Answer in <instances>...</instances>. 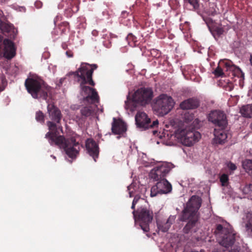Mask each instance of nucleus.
Returning <instances> with one entry per match:
<instances>
[{
  "mask_svg": "<svg viewBox=\"0 0 252 252\" xmlns=\"http://www.w3.org/2000/svg\"><path fill=\"white\" fill-rule=\"evenodd\" d=\"M47 111L49 118L52 121L47 122L49 131L45 134V138L51 146L63 149L69 158H76L80 150L79 143L76 142L74 137L66 139L64 136L57 133L58 128L62 129V127L59 126L62 118L60 110L54 104H49Z\"/></svg>",
  "mask_w": 252,
  "mask_h": 252,
  "instance_id": "nucleus-1",
  "label": "nucleus"
},
{
  "mask_svg": "<svg viewBox=\"0 0 252 252\" xmlns=\"http://www.w3.org/2000/svg\"><path fill=\"white\" fill-rule=\"evenodd\" d=\"M201 198L194 195L190 198L184 207L180 217V220L181 221L187 222L183 229L184 234L192 236L198 230V218L197 213L201 207Z\"/></svg>",
  "mask_w": 252,
  "mask_h": 252,
  "instance_id": "nucleus-2",
  "label": "nucleus"
},
{
  "mask_svg": "<svg viewBox=\"0 0 252 252\" xmlns=\"http://www.w3.org/2000/svg\"><path fill=\"white\" fill-rule=\"evenodd\" d=\"M153 91L151 88L142 87L137 89L130 96V93L126 96L125 107L130 112L136 110L138 106H145L149 104L153 98Z\"/></svg>",
  "mask_w": 252,
  "mask_h": 252,
  "instance_id": "nucleus-3",
  "label": "nucleus"
},
{
  "mask_svg": "<svg viewBox=\"0 0 252 252\" xmlns=\"http://www.w3.org/2000/svg\"><path fill=\"white\" fill-rule=\"evenodd\" d=\"M25 86L29 94L34 99L46 100L50 87L39 76L32 75L25 81Z\"/></svg>",
  "mask_w": 252,
  "mask_h": 252,
  "instance_id": "nucleus-4",
  "label": "nucleus"
},
{
  "mask_svg": "<svg viewBox=\"0 0 252 252\" xmlns=\"http://www.w3.org/2000/svg\"><path fill=\"white\" fill-rule=\"evenodd\" d=\"M132 214L135 224H138L144 232H149V225L153 219V211L149 207L141 206L133 211Z\"/></svg>",
  "mask_w": 252,
  "mask_h": 252,
  "instance_id": "nucleus-5",
  "label": "nucleus"
},
{
  "mask_svg": "<svg viewBox=\"0 0 252 252\" xmlns=\"http://www.w3.org/2000/svg\"><path fill=\"white\" fill-rule=\"evenodd\" d=\"M97 68L96 64L82 63L80 67L75 71L71 72L70 73L77 78V82L94 86L95 84L93 80V74L94 70Z\"/></svg>",
  "mask_w": 252,
  "mask_h": 252,
  "instance_id": "nucleus-6",
  "label": "nucleus"
},
{
  "mask_svg": "<svg viewBox=\"0 0 252 252\" xmlns=\"http://www.w3.org/2000/svg\"><path fill=\"white\" fill-rule=\"evenodd\" d=\"M176 137L181 143L186 146L190 147L198 141L201 137L200 133L196 131L193 126H189L184 129L177 130Z\"/></svg>",
  "mask_w": 252,
  "mask_h": 252,
  "instance_id": "nucleus-7",
  "label": "nucleus"
},
{
  "mask_svg": "<svg viewBox=\"0 0 252 252\" xmlns=\"http://www.w3.org/2000/svg\"><path fill=\"white\" fill-rule=\"evenodd\" d=\"M215 233L219 244L226 248L232 247L235 241V233L231 228L223 227L221 224L217 225Z\"/></svg>",
  "mask_w": 252,
  "mask_h": 252,
  "instance_id": "nucleus-8",
  "label": "nucleus"
},
{
  "mask_svg": "<svg viewBox=\"0 0 252 252\" xmlns=\"http://www.w3.org/2000/svg\"><path fill=\"white\" fill-rule=\"evenodd\" d=\"M174 104L175 102L171 96L162 94L156 98L154 107L156 111L163 116L167 114Z\"/></svg>",
  "mask_w": 252,
  "mask_h": 252,
  "instance_id": "nucleus-9",
  "label": "nucleus"
},
{
  "mask_svg": "<svg viewBox=\"0 0 252 252\" xmlns=\"http://www.w3.org/2000/svg\"><path fill=\"white\" fill-rule=\"evenodd\" d=\"M174 167L171 162H162L151 170L149 177L154 181L166 179L167 175Z\"/></svg>",
  "mask_w": 252,
  "mask_h": 252,
  "instance_id": "nucleus-10",
  "label": "nucleus"
},
{
  "mask_svg": "<svg viewBox=\"0 0 252 252\" xmlns=\"http://www.w3.org/2000/svg\"><path fill=\"white\" fill-rule=\"evenodd\" d=\"M208 120L220 128H225L228 124L225 113L220 110H212L208 114Z\"/></svg>",
  "mask_w": 252,
  "mask_h": 252,
  "instance_id": "nucleus-11",
  "label": "nucleus"
},
{
  "mask_svg": "<svg viewBox=\"0 0 252 252\" xmlns=\"http://www.w3.org/2000/svg\"><path fill=\"white\" fill-rule=\"evenodd\" d=\"M157 181V184L151 188L150 193L151 197L168 194L172 191V185L166 179Z\"/></svg>",
  "mask_w": 252,
  "mask_h": 252,
  "instance_id": "nucleus-12",
  "label": "nucleus"
},
{
  "mask_svg": "<svg viewBox=\"0 0 252 252\" xmlns=\"http://www.w3.org/2000/svg\"><path fill=\"white\" fill-rule=\"evenodd\" d=\"M86 84H83L82 82L80 83L81 90L84 93V94L86 95L84 97V100L88 102L91 101V102L92 103L98 102L99 96L95 89L89 86H85Z\"/></svg>",
  "mask_w": 252,
  "mask_h": 252,
  "instance_id": "nucleus-13",
  "label": "nucleus"
},
{
  "mask_svg": "<svg viewBox=\"0 0 252 252\" xmlns=\"http://www.w3.org/2000/svg\"><path fill=\"white\" fill-rule=\"evenodd\" d=\"M135 120L137 127L141 130H145L149 128L151 120L145 113L138 112L135 115Z\"/></svg>",
  "mask_w": 252,
  "mask_h": 252,
  "instance_id": "nucleus-14",
  "label": "nucleus"
},
{
  "mask_svg": "<svg viewBox=\"0 0 252 252\" xmlns=\"http://www.w3.org/2000/svg\"><path fill=\"white\" fill-rule=\"evenodd\" d=\"M85 146L87 153L96 162L99 153L98 145L93 139L88 138L86 141Z\"/></svg>",
  "mask_w": 252,
  "mask_h": 252,
  "instance_id": "nucleus-15",
  "label": "nucleus"
},
{
  "mask_svg": "<svg viewBox=\"0 0 252 252\" xmlns=\"http://www.w3.org/2000/svg\"><path fill=\"white\" fill-rule=\"evenodd\" d=\"M3 56L7 60H11L16 55V48L14 42L9 39H4Z\"/></svg>",
  "mask_w": 252,
  "mask_h": 252,
  "instance_id": "nucleus-16",
  "label": "nucleus"
},
{
  "mask_svg": "<svg viewBox=\"0 0 252 252\" xmlns=\"http://www.w3.org/2000/svg\"><path fill=\"white\" fill-rule=\"evenodd\" d=\"M111 130L114 134H122L126 131V124L122 121L113 118Z\"/></svg>",
  "mask_w": 252,
  "mask_h": 252,
  "instance_id": "nucleus-17",
  "label": "nucleus"
},
{
  "mask_svg": "<svg viewBox=\"0 0 252 252\" xmlns=\"http://www.w3.org/2000/svg\"><path fill=\"white\" fill-rule=\"evenodd\" d=\"M176 216L170 215L166 221H157V224L158 229L162 232H166L168 231L171 224H172L175 220Z\"/></svg>",
  "mask_w": 252,
  "mask_h": 252,
  "instance_id": "nucleus-18",
  "label": "nucleus"
},
{
  "mask_svg": "<svg viewBox=\"0 0 252 252\" xmlns=\"http://www.w3.org/2000/svg\"><path fill=\"white\" fill-rule=\"evenodd\" d=\"M214 135L215 137L213 142L216 144H224L228 137V132L225 130V128H220L218 131H216Z\"/></svg>",
  "mask_w": 252,
  "mask_h": 252,
  "instance_id": "nucleus-19",
  "label": "nucleus"
},
{
  "mask_svg": "<svg viewBox=\"0 0 252 252\" xmlns=\"http://www.w3.org/2000/svg\"><path fill=\"white\" fill-rule=\"evenodd\" d=\"M220 63H223L226 67L227 70L233 71L235 76H236L242 79H244V73L239 67L233 64L230 61H227L225 62L222 61Z\"/></svg>",
  "mask_w": 252,
  "mask_h": 252,
  "instance_id": "nucleus-20",
  "label": "nucleus"
},
{
  "mask_svg": "<svg viewBox=\"0 0 252 252\" xmlns=\"http://www.w3.org/2000/svg\"><path fill=\"white\" fill-rule=\"evenodd\" d=\"M199 105V102L196 98H190L182 102L180 107L182 109H193L197 108Z\"/></svg>",
  "mask_w": 252,
  "mask_h": 252,
  "instance_id": "nucleus-21",
  "label": "nucleus"
},
{
  "mask_svg": "<svg viewBox=\"0 0 252 252\" xmlns=\"http://www.w3.org/2000/svg\"><path fill=\"white\" fill-rule=\"evenodd\" d=\"M239 113L241 115L247 119L252 118V104L244 105L240 108Z\"/></svg>",
  "mask_w": 252,
  "mask_h": 252,
  "instance_id": "nucleus-22",
  "label": "nucleus"
},
{
  "mask_svg": "<svg viewBox=\"0 0 252 252\" xmlns=\"http://www.w3.org/2000/svg\"><path fill=\"white\" fill-rule=\"evenodd\" d=\"M117 35L116 34L110 32L103 34L102 38L105 39V40L103 41V45L107 48H110L111 46V42L112 39L114 38H117Z\"/></svg>",
  "mask_w": 252,
  "mask_h": 252,
  "instance_id": "nucleus-23",
  "label": "nucleus"
},
{
  "mask_svg": "<svg viewBox=\"0 0 252 252\" xmlns=\"http://www.w3.org/2000/svg\"><path fill=\"white\" fill-rule=\"evenodd\" d=\"M209 30L214 37L217 39L220 37L224 32L223 29L219 26H214L212 28L209 27Z\"/></svg>",
  "mask_w": 252,
  "mask_h": 252,
  "instance_id": "nucleus-24",
  "label": "nucleus"
},
{
  "mask_svg": "<svg viewBox=\"0 0 252 252\" xmlns=\"http://www.w3.org/2000/svg\"><path fill=\"white\" fill-rule=\"evenodd\" d=\"M242 165L245 171L252 177V159H246L243 160Z\"/></svg>",
  "mask_w": 252,
  "mask_h": 252,
  "instance_id": "nucleus-25",
  "label": "nucleus"
},
{
  "mask_svg": "<svg viewBox=\"0 0 252 252\" xmlns=\"http://www.w3.org/2000/svg\"><path fill=\"white\" fill-rule=\"evenodd\" d=\"M185 5L186 7L189 5L188 8L190 10H196L199 7V4L198 0H184Z\"/></svg>",
  "mask_w": 252,
  "mask_h": 252,
  "instance_id": "nucleus-26",
  "label": "nucleus"
},
{
  "mask_svg": "<svg viewBox=\"0 0 252 252\" xmlns=\"http://www.w3.org/2000/svg\"><path fill=\"white\" fill-rule=\"evenodd\" d=\"M126 38L128 42V44L130 46L132 47L136 45L137 42V37L132 33H129Z\"/></svg>",
  "mask_w": 252,
  "mask_h": 252,
  "instance_id": "nucleus-27",
  "label": "nucleus"
},
{
  "mask_svg": "<svg viewBox=\"0 0 252 252\" xmlns=\"http://www.w3.org/2000/svg\"><path fill=\"white\" fill-rule=\"evenodd\" d=\"M3 30L4 32H10L11 31H12L13 35L12 36L13 38H15L16 33L15 32V30L14 28V26L12 24H6L3 25H2Z\"/></svg>",
  "mask_w": 252,
  "mask_h": 252,
  "instance_id": "nucleus-28",
  "label": "nucleus"
},
{
  "mask_svg": "<svg viewBox=\"0 0 252 252\" xmlns=\"http://www.w3.org/2000/svg\"><path fill=\"white\" fill-rule=\"evenodd\" d=\"M44 118L45 115L41 111L39 110L36 112L35 120L37 122L41 124H44L45 122Z\"/></svg>",
  "mask_w": 252,
  "mask_h": 252,
  "instance_id": "nucleus-29",
  "label": "nucleus"
},
{
  "mask_svg": "<svg viewBox=\"0 0 252 252\" xmlns=\"http://www.w3.org/2000/svg\"><path fill=\"white\" fill-rule=\"evenodd\" d=\"M80 113L82 116L87 117L92 114V110L90 107L85 106L80 109Z\"/></svg>",
  "mask_w": 252,
  "mask_h": 252,
  "instance_id": "nucleus-30",
  "label": "nucleus"
},
{
  "mask_svg": "<svg viewBox=\"0 0 252 252\" xmlns=\"http://www.w3.org/2000/svg\"><path fill=\"white\" fill-rule=\"evenodd\" d=\"M228 175L226 174H222L220 178V182L222 186H226L228 183Z\"/></svg>",
  "mask_w": 252,
  "mask_h": 252,
  "instance_id": "nucleus-31",
  "label": "nucleus"
},
{
  "mask_svg": "<svg viewBox=\"0 0 252 252\" xmlns=\"http://www.w3.org/2000/svg\"><path fill=\"white\" fill-rule=\"evenodd\" d=\"M242 191L245 194H249L252 192V184H246L243 188Z\"/></svg>",
  "mask_w": 252,
  "mask_h": 252,
  "instance_id": "nucleus-32",
  "label": "nucleus"
},
{
  "mask_svg": "<svg viewBox=\"0 0 252 252\" xmlns=\"http://www.w3.org/2000/svg\"><path fill=\"white\" fill-rule=\"evenodd\" d=\"M60 29L61 30V33L64 34L66 30H69V25L67 22H63L60 25Z\"/></svg>",
  "mask_w": 252,
  "mask_h": 252,
  "instance_id": "nucleus-33",
  "label": "nucleus"
},
{
  "mask_svg": "<svg viewBox=\"0 0 252 252\" xmlns=\"http://www.w3.org/2000/svg\"><path fill=\"white\" fill-rule=\"evenodd\" d=\"M247 218L249 219L247 223L246 224V227L247 230H250L252 234V215H248Z\"/></svg>",
  "mask_w": 252,
  "mask_h": 252,
  "instance_id": "nucleus-34",
  "label": "nucleus"
},
{
  "mask_svg": "<svg viewBox=\"0 0 252 252\" xmlns=\"http://www.w3.org/2000/svg\"><path fill=\"white\" fill-rule=\"evenodd\" d=\"M213 73L217 77L222 76L224 74L222 69L220 66H218Z\"/></svg>",
  "mask_w": 252,
  "mask_h": 252,
  "instance_id": "nucleus-35",
  "label": "nucleus"
},
{
  "mask_svg": "<svg viewBox=\"0 0 252 252\" xmlns=\"http://www.w3.org/2000/svg\"><path fill=\"white\" fill-rule=\"evenodd\" d=\"M151 54L152 57L154 58H159L160 56V52L159 50L156 49H152L151 50Z\"/></svg>",
  "mask_w": 252,
  "mask_h": 252,
  "instance_id": "nucleus-36",
  "label": "nucleus"
},
{
  "mask_svg": "<svg viewBox=\"0 0 252 252\" xmlns=\"http://www.w3.org/2000/svg\"><path fill=\"white\" fill-rule=\"evenodd\" d=\"M73 13L72 8L70 7L66 8L64 10V15L67 18H70Z\"/></svg>",
  "mask_w": 252,
  "mask_h": 252,
  "instance_id": "nucleus-37",
  "label": "nucleus"
},
{
  "mask_svg": "<svg viewBox=\"0 0 252 252\" xmlns=\"http://www.w3.org/2000/svg\"><path fill=\"white\" fill-rule=\"evenodd\" d=\"M74 13H76L79 9V5L77 3H71L70 4V7Z\"/></svg>",
  "mask_w": 252,
  "mask_h": 252,
  "instance_id": "nucleus-38",
  "label": "nucleus"
},
{
  "mask_svg": "<svg viewBox=\"0 0 252 252\" xmlns=\"http://www.w3.org/2000/svg\"><path fill=\"white\" fill-rule=\"evenodd\" d=\"M2 87H0V92L3 91L7 85V81L5 77H1Z\"/></svg>",
  "mask_w": 252,
  "mask_h": 252,
  "instance_id": "nucleus-39",
  "label": "nucleus"
},
{
  "mask_svg": "<svg viewBox=\"0 0 252 252\" xmlns=\"http://www.w3.org/2000/svg\"><path fill=\"white\" fill-rule=\"evenodd\" d=\"M227 166L230 170L232 171L235 170L237 168L236 165L230 161L227 163Z\"/></svg>",
  "mask_w": 252,
  "mask_h": 252,
  "instance_id": "nucleus-40",
  "label": "nucleus"
},
{
  "mask_svg": "<svg viewBox=\"0 0 252 252\" xmlns=\"http://www.w3.org/2000/svg\"><path fill=\"white\" fill-rule=\"evenodd\" d=\"M158 120H156L155 121H154L152 123H151V122L149 124V128H154L156 127H158Z\"/></svg>",
  "mask_w": 252,
  "mask_h": 252,
  "instance_id": "nucleus-41",
  "label": "nucleus"
},
{
  "mask_svg": "<svg viewBox=\"0 0 252 252\" xmlns=\"http://www.w3.org/2000/svg\"><path fill=\"white\" fill-rule=\"evenodd\" d=\"M158 120H156L155 121H154L152 123H151V122L149 124V128H154L156 127H158Z\"/></svg>",
  "mask_w": 252,
  "mask_h": 252,
  "instance_id": "nucleus-42",
  "label": "nucleus"
},
{
  "mask_svg": "<svg viewBox=\"0 0 252 252\" xmlns=\"http://www.w3.org/2000/svg\"><path fill=\"white\" fill-rule=\"evenodd\" d=\"M34 5L37 8H40L42 6V2L39 0H36L34 2Z\"/></svg>",
  "mask_w": 252,
  "mask_h": 252,
  "instance_id": "nucleus-43",
  "label": "nucleus"
},
{
  "mask_svg": "<svg viewBox=\"0 0 252 252\" xmlns=\"http://www.w3.org/2000/svg\"><path fill=\"white\" fill-rule=\"evenodd\" d=\"M64 80H65L64 78H60L59 81L57 83V86H58L59 87H61L63 83V82L64 81Z\"/></svg>",
  "mask_w": 252,
  "mask_h": 252,
  "instance_id": "nucleus-44",
  "label": "nucleus"
},
{
  "mask_svg": "<svg viewBox=\"0 0 252 252\" xmlns=\"http://www.w3.org/2000/svg\"><path fill=\"white\" fill-rule=\"evenodd\" d=\"M140 199V196L138 195H136L134 196L132 202H133L134 203H136V204Z\"/></svg>",
  "mask_w": 252,
  "mask_h": 252,
  "instance_id": "nucleus-45",
  "label": "nucleus"
},
{
  "mask_svg": "<svg viewBox=\"0 0 252 252\" xmlns=\"http://www.w3.org/2000/svg\"><path fill=\"white\" fill-rule=\"evenodd\" d=\"M129 13L126 11H123L121 13V17L124 18L127 17Z\"/></svg>",
  "mask_w": 252,
  "mask_h": 252,
  "instance_id": "nucleus-46",
  "label": "nucleus"
},
{
  "mask_svg": "<svg viewBox=\"0 0 252 252\" xmlns=\"http://www.w3.org/2000/svg\"><path fill=\"white\" fill-rule=\"evenodd\" d=\"M65 54L68 57V58H71V57H73V53L72 52V51L69 50V51H67L66 52H65Z\"/></svg>",
  "mask_w": 252,
  "mask_h": 252,
  "instance_id": "nucleus-47",
  "label": "nucleus"
},
{
  "mask_svg": "<svg viewBox=\"0 0 252 252\" xmlns=\"http://www.w3.org/2000/svg\"><path fill=\"white\" fill-rule=\"evenodd\" d=\"M203 18V20L205 22V23H206V24L208 25V24L209 23V22L212 20V19H210V18Z\"/></svg>",
  "mask_w": 252,
  "mask_h": 252,
  "instance_id": "nucleus-48",
  "label": "nucleus"
},
{
  "mask_svg": "<svg viewBox=\"0 0 252 252\" xmlns=\"http://www.w3.org/2000/svg\"><path fill=\"white\" fill-rule=\"evenodd\" d=\"M92 33L94 36H96L98 35V32L96 30H93Z\"/></svg>",
  "mask_w": 252,
  "mask_h": 252,
  "instance_id": "nucleus-49",
  "label": "nucleus"
},
{
  "mask_svg": "<svg viewBox=\"0 0 252 252\" xmlns=\"http://www.w3.org/2000/svg\"><path fill=\"white\" fill-rule=\"evenodd\" d=\"M135 205H136V203H134L133 202L132 203V205H131V208L134 210H135Z\"/></svg>",
  "mask_w": 252,
  "mask_h": 252,
  "instance_id": "nucleus-50",
  "label": "nucleus"
},
{
  "mask_svg": "<svg viewBox=\"0 0 252 252\" xmlns=\"http://www.w3.org/2000/svg\"><path fill=\"white\" fill-rule=\"evenodd\" d=\"M59 16H57L56 17V18L54 19V22L55 23V24H56V22H57L58 20L59 19Z\"/></svg>",
  "mask_w": 252,
  "mask_h": 252,
  "instance_id": "nucleus-51",
  "label": "nucleus"
},
{
  "mask_svg": "<svg viewBox=\"0 0 252 252\" xmlns=\"http://www.w3.org/2000/svg\"><path fill=\"white\" fill-rule=\"evenodd\" d=\"M62 46L63 48L64 49H66L67 48V45L65 43L62 44Z\"/></svg>",
  "mask_w": 252,
  "mask_h": 252,
  "instance_id": "nucleus-52",
  "label": "nucleus"
},
{
  "mask_svg": "<svg viewBox=\"0 0 252 252\" xmlns=\"http://www.w3.org/2000/svg\"><path fill=\"white\" fill-rule=\"evenodd\" d=\"M153 134H154V135H155V134H156V133H157V130H154L153 131Z\"/></svg>",
  "mask_w": 252,
  "mask_h": 252,
  "instance_id": "nucleus-53",
  "label": "nucleus"
},
{
  "mask_svg": "<svg viewBox=\"0 0 252 252\" xmlns=\"http://www.w3.org/2000/svg\"><path fill=\"white\" fill-rule=\"evenodd\" d=\"M129 197H131L132 196L131 192L129 191Z\"/></svg>",
  "mask_w": 252,
  "mask_h": 252,
  "instance_id": "nucleus-54",
  "label": "nucleus"
},
{
  "mask_svg": "<svg viewBox=\"0 0 252 252\" xmlns=\"http://www.w3.org/2000/svg\"><path fill=\"white\" fill-rule=\"evenodd\" d=\"M51 157L53 158H54V159H56V157H55V156H54V155H51Z\"/></svg>",
  "mask_w": 252,
  "mask_h": 252,
  "instance_id": "nucleus-55",
  "label": "nucleus"
},
{
  "mask_svg": "<svg viewBox=\"0 0 252 252\" xmlns=\"http://www.w3.org/2000/svg\"><path fill=\"white\" fill-rule=\"evenodd\" d=\"M250 127L251 129L252 130V123L250 124Z\"/></svg>",
  "mask_w": 252,
  "mask_h": 252,
  "instance_id": "nucleus-56",
  "label": "nucleus"
},
{
  "mask_svg": "<svg viewBox=\"0 0 252 252\" xmlns=\"http://www.w3.org/2000/svg\"><path fill=\"white\" fill-rule=\"evenodd\" d=\"M198 121V120L197 119H196L194 120V121L193 122V123L195 122L197 123Z\"/></svg>",
  "mask_w": 252,
  "mask_h": 252,
  "instance_id": "nucleus-57",
  "label": "nucleus"
},
{
  "mask_svg": "<svg viewBox=\"0 0 252 252\" xmlns=\"http://www.w3.org/2000/svg\"><path fill=\"white\" fill-rule=\"evenodd\" d=\"M127 188V190H129L130 189V186H128Z\"/></svg>",
  "mask_w": 252,
  "mask_h": 252,
  "instance_id": "nucleus-58",
  "label": "nucleus"
},
{
  "mask_svg": "<svg viewBox=\"0 0 252 252\" xmlns=\"http://www.w3.org/2000/svg\"><path fill=\"white\" fill-rule=\"evenodd\" d=\"M1 2H5L7 0H0Z\"/></svg>",
  "mask_w": 252,
  "mask_h": 252,
  "instance_id": "nucleus-59",
  "label": "nucleus"
},
{
  "mask_svg": "<svg viewBox=\"0 0 252 252\" xmlns=\"http://www.w3.org/2000/svg\"><path fill=\"white\" fill-rule=\"evenodd\" d=\"M216 13V11H215V12H214L212 14V15H214Z\"/></svg>",
  "mask_w": 252,
  "mask_h": 252,
  "instance_id": "nucleus-60",
  "label": "nucleus"
},
{
  "mask_svg": "<svg viewBox=\"0 0 252 252\" xmlns=\"http://www.w3.org/2000/svg\"><path fill=\"white\" fill-rule=\"evenodd\" d=\"M2 40V37L0 35V42Z\"/></svg>",
  "mask_w": 252,
  "mask_h": 252,
  "instance_id": "nucleus-61",
  "label": "nucleus"
},
{
  "mask_svg": "<svg viewBox=\"0 0 252 252\" xmlns=\"http://www.w3.org/2000/svg\"><path fill=\"white\" fill-rule=\"evenodd\" d=\"M191 252H197V251H191Z\"/></svg>",
  "mask_w": 252,
  "mask_h": 252,
  "instance_id": "nucleus-62",
  "label": "nucleus"
}]
</instances>
